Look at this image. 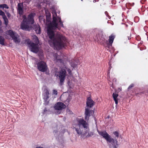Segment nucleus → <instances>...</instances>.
<instances>
[{
    "label": "nucleus",
    "instance_id": "nucleus-1",
    "mask_svg": "<svg viewBox=\"0 0 148 148\" xmlns=\"http://www.w3.org/2000/svg\"><path fill=\"white\" fill-rule=\"evenodd\" d=\"M56 19L53 18V20L48 25L47 29V34L51 40H49V42H52L55 49L59 50L62 49L65 45L66 38L62 34H57L55 35L53 29H55L58 27L56 23Z\"/></svg>",
    "mask_w": 148,
    "mask_h": 148
},
{
    "label": "nucleus",
    "instance_id": "nucleus-2",
    "mask_svg": "<svg viewBox=\"0 0 148 148\" xmlns=\"http://www.w3.org/2000/svg\"><path fill=\"white\" fill-rule=\"evenodd\" d=\"M35 15V13H31L27 17L25 15H23V19L21 26V29L29 31L31 30L32 28V25L34 23V17Z\"/></svg>",
    "mask_w": 148,
    "mask_h": 148
},
{
    "label": "nucleus",
    "instance_id": "nucleus-3",
    "mask_svg": "<svg viewBox=\"0 0 148 148\" xmlns=\"http://www.w3.org/2000/svg\"><path fill=\"white\" fill-rule=\"evenodd\" d=\"M77 124L73 125V128L75 129L77 133L79 135L82 134L83 128L88 129L89 130L88 125L84 119L82 118H77L76 119Z\"/></svg>",
    "mask_w": 148,
    "mask_h": 148
},
{
    "label": "nucleus",
    "instance_id": "nucleus-4",
    "mask_svg": "<svg viewBox=\"0 0 148 148\" xmlns=\"http://www.w3.org/2000/svg\"><path fill=\"white\" fill-rule=\"evenodd\" d=\"M66 67L61 68L59 72V76L60 83L61 85H62L64 81L66 74Z\"/></svg>",
    "mask_w": 148,
    "mask_h": 148
},
{
    "label": "nucleus",
    "instance_id": "nucleus-5",
    "mask_svg": "<svg viewBox=\"0 0 148 148\" xmlns=\"http://www.w3.org/2000/svg\"><path fill=\"white\" fill-rule=\"evenodd\" d=\"M6 34L10 35L15 42H20V40L18 38L19 36L15 32L12 30H9L7 31Z\"/></svg>",
    "mask_w": 148,
    "mask_h": 148
},
{
    "label": "nucleus",
    "instance_id": "nucleus-6",
    "mask_svg": "<svg viewBox=\"0 0 148 148\" xmlns=\"http://www.w3.org/2000/svg\"><path fill=\"white\" fill-rule=\"evenodd\" d=\"M37 68L40 71L45 72L47 71L48 69L46 63L45 62L41 61L37 64Z\"/></svg>",
    "mask_w": 148,
    "mask_h": 148
},
{
    "label": "nucleus",
    "instance_id": "nucleus-7",
    "mask_svg": "<svg viewBox=\"0 0 148 148\" xmlns=\"http://www.w3.org/2000/svg\"><path fill=\"white\" fill-rule=\"evenodd\" d=\"M98 132L99 134L103 136L107 142L110 143L111 142L112 140L114 141V138H111L106 131H98Z\"/></svg>",
    "mask_w": 148,
    "mask_h": 148
},
{
    "label": "nucleus",
    "instance_id": "nucleus-8",
    "mask_svg": "<svg viewBox=\"0 0 148 148\" xmlns=\"http://www.w3.org/2000/svg\"><path fill=\"white\" fill-rule=\"evenodd\" d=\"M66 107V106L63 103L61 102H58L56 103L54 106V108L56 110L60 111L61 110Z\"/></svg>",
    "mask_w": 148,
    "mask_h": 148
},
{
    "label": "nucleus",
    "instance_id": "nucleus-9",
    "mask_svg": "<svg viewBox=\"0 0 148 148\" xmlns=\"http://www.w3.org/2000/svg\"><path fill=\"white\" fill-rule=\"evenodd\" d=\"M38 44L33 42L29 46L30 50L31 51L36 53L38 52L39 49Z\"/></svg>",
    "mask_w": 148,
    "mask_h": 148
},
{
    "label": "nucleus",
    "instance_id": "nucleus-10",
    "mask_svg": "<svg viewBox=\"0 0 148 148\" xmlns=\"http://www.w3.org/2000/svg\"><path fill=\"white\" fill-rule=\"evenodd\" d=\"M23 3H18L17 5V12L20 16L23 14L24 9Z\"/></svg>",
    "mask_w": 148,
    "mask_h": 148
},
{
    "label": "nucleus",
    "instance_id": "nucleus-11",
    "mask_svg": "<svg viewBox=\"0 0 148 148\" xmlns=\"http://www.w3.org/2000/svg\"><path fill=\"white\" fill-rule=\"evenodd\" d=\"M95 102L91 99L90 97H88L87 99L86 106L91 108L95 105Z\"/></svg>",
    "mask_w": 148,
    "mask_h": 148
},
{
    "label": "nucleus",
    "instance_id": "nucleus-12",
    "mask_svg": "<svg viewBox=\"0 0 148 148\" xmlns=\"http://www.w3.org/2000/svg\"><path fill=\"white\" fill-rule=\"evenodd\" d=\"M49 91L47 89H45L44 90L43 94V99L45 102H47L49 98Z\"/></svg>",
    "mask_w": 148,
    "mask_h": 148
},
{
    "label": "nucleus",
    "instance_id": "nucleus-13",
    "mask_svg": "<svg viewBox=\"0 0 148 148\" xmlns=\"http://www.w3.org/2000/svg\"><path fill=\"white\" fill-rule=\"evenodd\" d=\"M92 113L91 110H90L88 108H85V119L86 121L89 120V117L90 116V114Z\"/></svg>",
    "mask_w": 148,
    "mask_h": 148
},
{
    "label": "nucleus",
    "instance_id": "nucleus-14",
    "mask_svg": "<svg viewBox=\"0 0 148 148\" xmlns=\"http://www.w3.org/2000/svg\"><path fill=\"white\" fill-rule=\"evenodd\" d=\"M55 18L56 19V23L58 25V27L57 28H58V21H59V25L62 27H64L63 24V22L61 21V19L60 17H56V16H55L53 15V18Z\"/></svg>",
    "mask_w": 148,
    "mask_h": 148
},
{
    "label": "nucleus",
    "instance_id": "nucleus-15",
    "mask_svg": "<svg viewBox=\"0 0 148 148\" xmlns=\"http://www.w3.org/2000/svg\"><path fill=\"white\" fill-rule=\"evenodd\" d=\"M33 28L36 34H40L41 33L40 27L38 24L34 25Z\"/></svg>",
    "mask_w": 148,
    "mask_h": 148
},
{
    "label": "nucleus",
    "instance_id": "nucleus-16",
    "mask_svg": "<svg viewBox=\"0 0 148 148\" xmlns=\"http://www.w3.org/2000/svg\"><path fill=\"white\" fill-rule=\"evenodd\" d=\"M55 58L54 60V61L56 62H60V63H63L64 61L63 60L61 59L60 58V56L58 55L57 54H56L55 55Z\"/></svg>",
    "mask_w": 148,
    "mask_h": 148
},
{
    "label": "nucleus",
    "instance_id": "nucleus-17",
    "mask_svg": "<svg viewBox=\"0 0 148 148\" xmlns=\"http://www.w3.org/2000/svg\"><path fill=\"white\" fill-rule=\"evenodd\" d=\"M110 143H111L112 145L113 146V148H117L116 146L118 145L117 144L118 141L117 140V139L116 138H114V141L112 140L111 141V142H110Z\"/></svg>",
    "mask_w": 148,
    "mask_h": 148
},
{
    "label": "nucleus",
    "instance_id": "nucleus-18",
    "mask_svg": "<svg viewBox=\"0 0 148 148\" xmlns=\"http://www.w3.org/2000/svg\"><path fill=\"white\" fill-rule=\"evenodd\" d=\"M114 38L115 36L113 34H111L110 36H109L108 43H109L110 45L112 44Z\"/></svg>",
    "mask_w": 148,
    "mask_h": 148
},
{
    "label": "nucleus",
    "instance_id": "nucleus-19",
    "mask_svg": "<svg viewBox=\"0 0 148 148\" xmlns=\"http://www.w3.org/2000/svg\"><path fill=\"white\" fill-rule=\"evenodd\" d=\"M118 96V95L117 94L114 93L112 94V97L114 99L115 102L116 104H118V99L117 97Z\"/></svg>",
    "mask_w": 148,
    "mask_h": 148
},
{
    "label": "nucleus",
    "instance_id": "nucleus-20",
    "mask_svg": "<svg viewBox=\"0 0 148 148\" xmlns=\"http://www.w3.org/2000/svg\"><path fill=\"white\" fill-rule=\"evenodd\" d=\"M99 42H100L101 44L105 45V44L106 43H107L108 41L107 40H106L105 38L103 37H101Z\"/></svg>",
    "mask_w": 148,
    "mask_h": 148
},
{
    "label": "nucleus",
    "instance_id": "nucleus-21",
    "mask_svg": "<svg viewBox=\"0 0 148 148\" xmlns=\"http://www.w3.org/2000/svg\"><path fill=\"white\" fill-rule=\"evenodd\" d=\"M5 41V39L2 36H0V44L2 45H5L4 43Z\"/></svg>",
    "mask_w": 148,
    "mask_h": 148
},
{
    "label": "nucleus",
    "instance_id": "nucleus-22",
    "mask_svg": "<svg viewBox=\"0 0 148 148\" xmlns=\"http://www.w3.org/2000/svg\"><path fill=\"white\" fill-rule=\"evenodd\" d=\"M0 8H2L3 9L5 8L8 9L9 8V7L7 4H3L0 5Z\"/></svg>",
    "mask_w": 148,
    "mask_h": 148
},
{
    "label": "nucleus",
    "instance_id": "nucleus-23",
    "mask_svg": "<svg viewBox=\"0 0 148 148\" xmlns=\"http://www.w3.org/2000/svg\"><path fill=\"white\" fill-rule=\"evenodd\" d=\"M77 62L76 63L74 62V61H73L71 62V66L74 68L77 66Z\"/></svg>",
    "mask_w": 148,
    "mask_h": 148
},
{
    "label": "nucleus",
    "instance_id": "nucleus-24",
    "mask_svg": "<svg viewBox=\"0 0 148 148\" xmlns=\"http://www.w3.org/2000/svg\"><path fill=\"white\" fill-rule=\"evenodd\" d=\"M4 21L5 24L6 25H7L8 24V21L6 16L3 17Z\"/></svg>",
    "mask_w": 148,
    "mask_h": 148
},
{
    "label": "nucleus",
    "instance_id": "nucleus-25",
    "mask_svg": "<svg viewBox=\"0 0 148 148\" xmlns=\"http://www.w3.org/2000/svg\"><path fill=\"white\" fill-rule=\"evenodd\" d=\"M32 42H31L30 40L29 39H27L25 40V41L24 43L25 44H27L29 45H30L31 44Z\"/></svg>",
    "mask_w": 148,
    "mask_h": 148
},
{
    "label": "nucleus",
    "instance_id": "nucleus-26",
    "mask_svg": "<svg viewBox=\"0 0 148 148\" xmlns=\"http://www.w3.org/2000/svg\"><path fill=\"white\" fill-rule=\"evenodd\" d=\"M106 49H107L108 50L110 48V47H111L112 46V45H110L109 43H106L105 44V45H104Z\"/></svg>",
    "mask_w": 148,
    "mask_h": 148
},
{
    "label": "nucleus",
    "instance_id": "nucleus-27",
    "mask_svg": "<svg viewBox=\"0 0 148 148\" xmlns=\"http://www.w3.org/2000/svg\"><path fill=\"white\" fill-rule=\"evenodd\" d=\"M113 134L115 136V137L118 138L119 136V133L117 131H115L113 132Z\"/></svg>",
    "mask_w": 148,
    "mask_h": 148
},
{
    "label": "nucleus",
    "instance_id": "nucleus-28",
    "mask_svg": "<svg viewBox=\"0 0 148 148\" xmlns=\"http://www.w3.org/2000/svg\"><path fill=\"white\" fill-rule=\"evenodd\" d=\"M34 39H35L34 42L38 44L39 42L37 37L36 36H34Z\"/></svg>",
    "mask_w": 148,
    "mask_h": 148
},
{
    "label": "nucleus",
    "instance_id": "nucleus-29",
    "mask_svg": "<svg viewBox=\"0 0 148 148\" xmlns=\"http://www.w3.org/2000/svg\"><path fill=\"white\" fill-rule=\"evenodd\" d=\"M94 135V133L92 132H90L88 133L86 137L88 138L89 137L92 136Z\"/></svg>",
    "mask_w": 148,
    "mask_h": 148
},
{
    "label": "nucleus",
    "instance_id": "nucleus-30",
    "mask_svg": "<svg viewBox=\"0 0 148 148\" xmlns=\"http://www.w3.org/2000/svg\"><path fill=\"white\" fill-rule=\"evenodd\" d=\"M46 20L47 21H48V20L50 19L51 18V14L50 13H48L47 14L46 16Z\"/></svg>",
    "mask_w": 148,
    "mask_h": 148
},
{
    "label": "nucleus",
    "instance_id": "nucleus-31",
    "mask_svg": "<svg viewBox=\"0 0 148 148\" xmlns=\"http://www.w3.org/2000/svg\"><path fill=\"white\" fill-rule=\"evenodd\" d=\"M99 35L97 34L96 36H94L93 38L95 41H99V40H98V37L99 36Z\"/></svg>",
    "mask_w": 148,
    "mask_h": 148
},
{
    "label": "nucleus",
    "instance_id": "nucleus-32",
    "mask_svg": "<svg viewBox=\"0 0 148 148\" xmlns=\"http://www.w3.org/2000/svg\"><path fill=\"white\" fill-rule=\"evenodd\" d=\"M0 15L2 16V18L6 16L4 12L1 10H0Z\"/></svg>",
    "mask_w": 148,
    "mask_h": 148
},
{
    "label": "nucleus",
    "instance_id": "nucleus-33",
    "mask_svg": "<svg viewBox=\"0 0 148 148\" xmlns=\"http://www.w3.org/2000/svg\"><path fill=\"white\" fill-rule=\"evenodd\" d=\"M134 85L133 84H131L128 87V90H129L131 88L134 87Z\"/></svg>",
    "mask_w": 148,
    "mask_h": 148
},
{
    "label": "nucleus",
    "instance_id": "nucleus-34",
    "mask_svg": "<svg viewBox=\"0 0 148 148\" xmlns=\"http://www.w3.org/2000/svg\"><path fill=\"white\" fill-rule=\"evenodd\" d=\"M142 93H144V92H138V93H137L136 94V96H137V97H140V95H141V94Z\"/></svg>",
    "mask_w": 148,
    "mask_h": 148
},
{
    "label": "nucleus",
    "instance_id": "nucleus-35",
    "mask_svg": "<svg viewBox=\"0 0 148 148\" xmlns=\"http://www.w3.org/2000/svg\"><path fill=\"white\" fill-rule=\"evenodd\" d=\"M53 95H57L58 94V92L56 90H53Z\"/></svg>",
    "mask_w": 148,
    "mask_h": 148
},
{
    "label": "nucleus",
    "instance_id": "nucleus-36",
    "mask_svg": "<svg viewBox=\"0 0 148 148\" xmlns=\"http://www.w3.org/2000/svg\"><path fill=\"white\" fill-rule=\"evenodd\" d=\"M112 67L111 66V65H110V67H109L108 68V76L109 75V73H110V70L111 69V68H112Z\"/></svg>",
    "mask_w": 148,
    "mask_h": 148
},
{
    "label": "nucleus",
    "instance_id": "nucleus-37",
    "mask_svg": "<svg viewBox=\"0 0 148 148\" xmlns=\"http://www.w3.org/2000/svg\"><path fill=\"white\" fill-rule=\"evenodd\" d=\"M47 111V108H45L44 110H43L42 114H45V113H46Z\"/></svg>",
    "mask_w": 148,
    "mask_h": 148
},
{
    "label": "nucleus",
    "instance_id": "nucleus-38",
    "mask_svg": "<svg viewBox=\"0 0 148 148\" xmlns=\"http://www.w3.org/2000/svg\"><path fill=\"white\" fill-rule=\"evenodd\" d=\"M130 37V34L129 35H128V36H127L126 37H125V38L126 39H127L128 40H130V39H131V38Z\"/></svg>",
    "mask_w": 148,
    "mask_h": 148
},
{
    "label": "nucleus",
    "instance_id": "nucleus-39",
    "mask_svg": "<svg viewBox=\"0 0 148 148\" xmlns=\"http://www.w3.org/2000/svg\"><path fill=\"white\" fill-rule=\"evenodd\" d=\"M67 71L68 72L69 74H71V69H67Z\"/></svg>",
    "mask_w": 148,
    "mask_h": 148
},
{
    "label": "nucleus",
    "instance_id": "nucleus-40",
    "mask_svg": "<svg viewBox=\"0 0 148 148\" xmlns=\"http://www.w3.org/2000/svg\"><path fill=\"white\" fill-rule=\"evenodd\" d=\"M65 132V130H62V132L60 133V134H61L62 135H63Z\"/></svg>",
    "mask_w": 148,
    "mask_h": 148
},
{
    "label": "nucleus",
    "instance_id": "nucleus-41",
    "mask_svg": "<svg viewBox=\"0 0 148 148\" xmlns=\"http://www.w3.org/2000/svg\"><path fill=\"white\" fill-rule=\"evenodd\" d=\"M7 16L8 18H10L11 16V14H10L8 12L7 13Z\"/></svg>",
    "mask_w": 148,
    "mask_h": 148
},
{
    "label": "nucleus",
    "instance_id": "nucleus-42",
    "mask_svg": "<svg viewBox=\"0 0 148 148\" xmlns=\"http://www.w3.org/2000/svg\"><path fill=\"white\" fill-rule=\"evenodd\" d=\"M58 132V131L57 130H54L53 131V133L55 135V134H57Z\"/></svg>",
    "mask_w": 148,
    "mask_h": 148
},
{
    "label": "nucleus",
    "instance_id": "nucleus-43",
    "mask_svg": "<svg viewBox=\"0 0 148 148\" xmlns=\"http://www.w3.org/2000/svg\"><path fill=\"white\" fill-rule=\"evenodd\" d=\"M105 13L106 14V16H109L108 14V12L107 11L105 12Z\"/></svg>",
    "mask_w": 148,
    "mask_h": 148
},
{
    "label": "nucleus",
    "instance_id": "nucleus-44",
    "mask_svg": "<svg viewBox=\"0 0 148 148\" xmlns=\"http://www.w3.org/2000/svg\"><path fill=\"white\" fill-rule=\"evenodd\" d=\"M146 1V0H142L141 1V2L143 4Z\"/></svg>",
    "mask_w": 148,
    "mask_h": 148
},
{
    "label": "nucleus",
    "instance_id": "nucleus-45",
    "mask_svg": "<svg viewBox=\"0 0 148 148\" xmlns=\"http://www.w3.org/2000/svg\"><path fill=\"white\" fill-rule=\"evenodd\" d=\"M87 133V130H86V131L85 132V133H84V135H86Z\"/></svg>",
    "mask_w": 148,
    "mask_h": 148
},
{
    "label": "nucleus",
    "instance_id": "nucleus-46",
    "mask_svg": "<svg viewBox=\"0 0 148 148\" xmlns=\"http://www.w3.org/2000/svg\"><path fill=\"white\" fill-rule=\"evenodd\" d=\"M96 1H97L96 0H94L93 1V2L94 3H95Z\"/></svg>",
    "mask_w": 148,
    "mask_h": 148
},
{
    "label": "nucleus",
    "instance_id": "nucleus-47",
    "mask_svg": "<svg viewBox=\"0 0 148 148\" xmlns=\"http://www.w3.org/2000/svg\"><path fill=\"white\" fill-rule=\"evenodd\" d=\"M27 2L31 0H25Z\"/></svg>",
    "mask_w": 148,
    "mask_h": 148
},
{
    "label": "nucleus",
    "instance_id": "nucleus-48",
    "mask_svg": "<svg viewBox=\"0 0 148 148\" xmlns=\"http://www.w3.org/2000/svg\"><path fill=\"white\" fill-rule=\"evenodd\" d=\"M58 112H59L58 111V112H57L58 114H60V112H59V113H58Z\"/></svg>",
    "mask_w": 148,
    "mask_h": 148
},
{
    "label": "nucleus",
    "instance_id": "nucleus-49",
    "mask_svg": "<svg viewBox=\"0 0 148 148\" xmlns=\"http://www.w3.org/2000/svg\"><path fill=\"white\" fill-rule=\"evenodd\" d=\"M116 79H114V80H114V81H116Z\"/></svg>",
    "mask_w": 148,
    "mask_h": 148
},
{
    "label": "nucleus",
    "instance_id": "nucleus-50",
    "mask_svg": "<svg viewBox=\"0 0 148 148\" xmlns=\"http://www.w3.org/2000/svg\"><path fill=\"white\" fill-rule=\"evenodd\" d=\"M82 1L83 0H81Z\"/></svg>",
    "mask_w": 148,
    "mask_h": 148
}]
</instances>
